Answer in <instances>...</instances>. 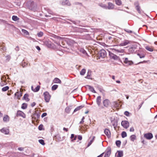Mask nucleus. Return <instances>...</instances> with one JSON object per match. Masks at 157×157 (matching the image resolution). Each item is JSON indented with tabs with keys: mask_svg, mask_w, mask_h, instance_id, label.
<instances>
[{
	"mask_svg": "<svg viewBox=\"0 0 157 157\" xmlns=\"http://www.w3.org/2000/svg\"><path fill=\"white\" fill-rule=\"evenodd\" d=\"M124 63L126 64V66L131 65L133 63L132 61L129 60L128 58H123Z\"/></svg>",
	"mask_w": 157,
	"mask_h": 157,
	"instance_id": "7ed1b4c3",
	"label": "nucleus"
},
{
	"mask_svg": "<svg viewBox=\"0 0 157 157\" xmlns=\"http://www.w3.org/2000/svg\"><path fill=\"white\" fill-rule=\"evenodd\" d=\"M58 87V86L57 85H54L52 87V90H56Z\"/></svg>",
	"mask_w": 157,
	"mask_h": 157,
	"instance_id": "4c0bfd02",
	"label": "nucleus"
},
{
	"mask_svg": "<svg viewBox=\"0 0 157 157\" xmlns=\"http://www.w3.org/2000/svg\"><path fill=\"white\" fill-rule=\"evenodd\" d=\"M104 152H103L101 154H100V155L98 156L97 157H102L103 156V154H104Z\"/></svg>",
	"mask_w": 157,
	"mask_h": 157,
	"instance_id": "774afa93",
	"label": "nucleus"
},
{
	"mask_svg": "<svg viewBox=\"0 0 157 157\" xmlns=\"http://www.w3.org/2000/svg\"><path fill=\"white\" fill-rule=\"evenodd\" d=\"M101 97L100 96L98 97L96 99V102L98 106H100L101 105Z\"/></svg>",
	"mask_w": 157,
	"mask_h": 157,
	"instance_id": "6ab92c4d",
	"label": "nucleus"
},
{
	"mask_svg": "<svg viewBox=\"0 0 157 157\" xmlns=\"http://www.w3.org/2000/svg\"><path fill=\"white\" fill-rule=\"evenodd\" d=\"M39 142L42 145H44L45 144L44 141L43 140L41 139L39 140Z\"/></svg>",
	"mask_w": 157,
	"mask_h": 157,
	"instance_id": "49530a36",
	"label": "nucleus"
},
{
	"mask_svg": "<svg viewBox=\"0 0 157 157\" xmlns=\"http://www.w3.org/2000/svg\"><path fill=\"white\" fill-rule=\"evenodd\" d=\"M22 33H24V34L26 35H29V32L26 30L24 29H22Z\"/></svg>",
	"mask_w": 157,
	"mask_h": 157,
	"instance_id": "58836bf2",
	"label": "nucleus"
},
{
	"mask_svg": "<svg viewBox=\"0 0 157 157\" xmlns=\"http://www.w3.org/2000/svg\"><path fill=\"white\" fill-rule=\"evenodd\" d=\"M9 89V87L8 86H6L5 87H3L2 88V91L4 92L7 90Z\"/></svg>",
	"mask_w": 157,
	"mask_h": 157,
	"instance_id": "f704fd0d",
	"label": "nucleus"
},
{
	"mask_svg": "<svg viewBox=\"0 0 157 157\" xmlns=\"http://www.w3.org/2000/svg\"><path fill=\"white\" fill-rule=\"evenodd\" d=\"M136 139V136L134 135H131L130 137L131 140L132 141H134Z\"/></svg>",
	"mask_w": 157,
	"mask_h": 157,
	"instance_id": "c756f323",
	"label": "nucleus"
},
{
	"mask_svg": "<svg viewBox=\"0 0 157 157\" xmlns=\"http://www.w3.org/2000/svg\"><path fill=\"white\" fill-rule=\"evenodd\" d=\"M121 124L124 128H127L129 126V123L127 121H124L121 122Z\"/></svg>",
	"mask_w": 157,
	"mask_h": 157,
	"instance_id": "39448f33",
	"label": "nucleus"
},
{
	"mask_svg": "<svg viewBox=\"0 0 157 157\" xmlns=\"http://www.w3.org/2000/svg\"><path fill=\"white\" fill-rule=\"evenodd\" d=\"M36 104V103L35 102H33L31 104V106L32 107H34Z\"/></svg>",
	"mask_w": 157,
	"mask_h": 157,
	"instance_id": "69168bd1",
	"label": "nucleus"
},
{
	"mask_svg": "<svg viewBox=\"0 0 157 157\" xmlns=\"http://www.w3.org/2000/svg\"><path fill=\"white\" fill-rule=\"evenodd\" d=\"M85 119V117H83L82 118V119L81 121L80 122V124H81L83 123L84 122V120Z\"/></svg>",
	"mask_w": 157,
	"mask_h": 157,
	"instance_id": "13d9d810",
	"label": "nucleus"
},
{
	"mask_svg": "<svg viewBox=\"0 0 157 157\" xmlns=\"http://www.w3.org/2000/svg\"><path fill=\"white\" fill-rule=\"evenodd\" d=\"M107 8L109 10L113 9L114 8V5L112 3L109 2Z\"/></svg>",
	"mask_w": 157,
	"mask_h": 157,
	"instance_id": "412c9836",
	"label": "nucleus"
},
{
	"mask_svg": "<svg viewBox=\"0 0 157 157\" xmlns=\"http://www.w3.org/2000/svg\"><path fill=\"white\" fill-rule=\"evenodd\" d=\"M138 56L140 58H142L145 57V55L144 54H140V53L137 54Z\"/></svg>",
	"mask_w": 157,
	"mask_h": 157,
	"instance_id": "a18cd8bd",
	"label": "nucleus"
},
{
	"mask_svg": "<svg viewBox=\"0 0 157 157\" xmlns=\"http://www.w3.org/2000/svg\"><path fill=\"white\" fill-rule=\"evenodd\" d=\"M43 95L44 96V100L46 102H48L51 97L49 93L48 92L46 91L44 93Z\"/></svg>",
	"mask_w": 157,
	"mask_h": 157,
	"instance_id": "f03ea898",
	"label": "nucleus"
},
{
	"mask_svg": "<svg viewBox=\"0 0 157 157\" xmlns=\"http://www.w3.org/2000/svg\"><path fill=\"white\" fill-rule=\"evenodd\" d=\"M48 12L50 14L52 15H54V13L51 10H50L48 9Z\"/></svg>",
	"mask_w": 157,
	"mask_h": 157,
	"instance_id": "3c124183",
	"label": "nucleus"
},
{
	"mask_svg": "<svg viewBox=\"0 0 157 157\" xmlns=\"http://www.w3.org/2000/svg\"><path fill=\"white\" fill-rule=\"evenodd\" d=\"M28 4L29 5V8L31 10H34L36 7V5L34 4L33 1H30L28 3Z\"/></svg>",
	"mask_w": 157,
	"mask_h": 157,
	"instance_id": "20e7f679",
	"label": "nucleus"
},
{
	"mask_svg": "<svg viewBox=\"0 0 157 157\" xmlns=\"http://www.w3.org/2000/svg\"><path fill=\"white\" fill-rule=\"evenodd\" d=\"M134 5L136 6V7L139 6V2L137 1L135 2L134 3Z\"/></svg>",
	"mask_w": 157,
	"mask_h": 157,
	"instance_id": "4d7b16f0",
	"label": "nucleus"
},
{
	"mask_svg": "<svg viewBox=\"0 0 157 157\" xmlns=\"http://www.w3.org/2000/svg\"><path fill=\"white\" fill-rule=\"evenodd\" d=\"M104 132L108 137L109 138L110 137V132L109 129H105L104 130Z\"/></svg>",
	"mask_w": 157,
	"mask_h": 157,
	"instance_id": "f3484780",
	"label": "nucleus"
},
{
	"mask_svg": "<svg viewBox=\"0 0 157 157\" xmlns=\"http://www.w3.org/2000/svg\"><path fill=\"white\" fill-rule=\"evenodd\" d=\"M114 50L117 52H121L122 53L124 52V50L123 49H121V50H119L118 49H114Z\"/></svg>",
	"mask_w": 157,
	"mask_h": 157,
	"instance_id": "09e8293b",
	"label": "nucleus"
},
{
	"mask_svg": "<svg viewBox=\"0 0 157 157\" xmlns=\"http://www.w3.org/2000/svg\"><path fill=\"white\" fill-rule=\"evenodd\" d=\"M29 96V94H26L24 95L22 99L25 100L26 101H29L30 100L28 98Z\"/></svg>",
	"mask_w": 157,
	"mask_h": 157,
	"instance_id": "aec40b11",
	"label": "nucleus"
},
{
	"mask_svg": "<svg viewBox=\"0 0 157 157\" xmlns=\"http://www.w3.org/2000/svg\"><path fill=\"white\" fill-rule=\"evenodd\" d=\"M22 66L24 68L25 67H26V66L28 65V63H26L25 62L24 60L22 62L21 64Z\"/></svg>",
	"mask_w": 157,
	"mask_h": 157,
	"instance_id": "7c9ffc66",
	"label": "nucleus"
},
{
	"mask_svg": "<svg viewBox=\"0 0 157 157\" xmlns=\"http://www.w3.org/2000/svg\"><path fill=\"white\" fill-rule=\"evenodd\" d=\"M75 5H79L81 6H82V4L81 3H79L78 2H76L75 3Z\"/></svg>",
	"mask_w": 157,
	"mask_h": 157,
	"instance_id": "0e129e2a",
	"label": "nucleus"
},
{
	"mask_svg": "<svg viewBox=\"0 0 157 157\" xmlns=\"http://www.w3.org/2000/svg\"><path fill=\"white\" fill-rule=\"evenodd\" d=\"M18 149L20 151H22L24 150V148L22 147H19L18 148Z\"/></svg>",
	"mask_w": 157,
	"mask_h": 157,
	"instance_id": "680f3d73",
	"label": "nucleus"
},
{
	"mask_svg": "<svg viewBox=\"0 0 157 157\" xmlns=\"http://www.w3.org/2000/svg\"><path fill=\"white\" fill-rule=\"evenodd\" d=\"M145 49L147 50L150 52H152L153 51V49L152 48H151L150 47L148 46H146L145 47Z\"/></svg>",
	"mask_w": 157,
	"mask_h": 157,
	"instance_id": "2f4dec72",
	"label": "nucleus"
},
{
	"mask_svg": "<svg viewBox=\"0 0 157 157\" xmlns=\"http://www.w3.org/2000/svg\"><path fill=\"white\" fill-rule=\"evenodd\" d=\"M91 71L90 70H88L87 72V76L85 77L86 78H87L89 79H91L90 77L91 75Z\"/></svg>",
	"mask_w": 157,
	"mask_h": 157,
	"instance_id": "4be33fe9",
	"label": "nucleus"
},
{
	"mask_svg": "<svg viewBox=\"0 0 157 157\" xmlns=\"http://www.w3.org/2000/svg\"><path fill=\"white\" fill-rule=\"evenodd\" d=\"M34 116H35V118H36L37 119L39 118L40 117V115L37 113H35Z\"/></svg>",
	"mask_w": 157,
	"mask_h": 157,
	"instance_id": "de8ad7c7",
	"label": "nucleus"
},
{
	"mask_svg": "<svg viewBox=\"0 0 157 157\" xmlns=\"http://www.w3.org/2000/svg\"><path fill=\"white\" fill-rule=\"evenodd\" d=\"M86 69H83L80 72V74L82 75H83L86 73Z\"/></svg>",
	"mask_w": 157,
	"mask_h": 157,
	"instance_id": "c9c22d12",
	"label": "nucleus"
},
{
	"mask_svg": "<svg viewBox=\"0 0 157 157\" xmlns=\"http://www.w3.org/2000/svg\"><path fill=\"white\" fill-rule=\"evenodd\" d=\"M6 60L7 61H9V60H10V58H11L10 56V55H7L6 56Z\"/></svg>",
	"mask_w": 157,
	"mask_h": 157,
	"instance_id": "603ef678",
	"label": "nucleus"
},
{
	"mask_svg": "<svg viewBox=\"0 0 157 157\" xmlns=\"http://www.w3.org/2000/svg\"><path fill=\"white\" fill-rule=\"evenodd\" d=\"M144 137L148 140H150L153 137L152 134L151 133H148L144 134Z\"/></svg>",
	"mask_w": 157,
	"mask_h": 157,
	"instance_id": "6e6552de",
	"label": "nucleus"
},
{
	"mask_svg": "<svg viewBox=\"0 0 157 157\" xmlns=\"http://www.w3.org/2000/svg\"><path fill=\"white\" fill-rule=\"evenodd\" d=\"M16 116L17 117L18 116H21L23 118H25V115L23 112L20 110H18L17 111L16 114Z\"/></svg>",
	"mask_w": 157,
	"mask_h": 157,
	"instance_id": "9d476101",
	"label": "nucleus"
},
{
	"mask_svg": "<svg viewBox=\"0 0 157 157\" xmlns=\"http://www.w3.org/2000/svg\"><path fill=\"white\" fill-rule=\"evenodd\" d=\"M84 107V105H81L77 107L74 110V112H75L77 111H78L81 109L82 108H83Z\"/></svg>",
	"mask_w": 157,
	"mask_h": 157,
	"instance_id": "5701e85b",
	"label": "nucleus"
},
{
	"mask_svg": "<svg viewBox=\"0 0 157 157\" xmlns=\"http://www.w3.org/2000/svg\"><path fill=\"white\" fill-rule=\"evenodd\" d=\"M47 115V114L46 113H43L41 115V117L43 118V117L46 116Z\"/></svg>",
	"mask_w": 157,
	"mask_h": 157,
	"instance_id": "bf43d9fd",
	"label": "nucleus"
},
{
	"mask_svg": "<svg viewBox=\"0 0 157 157\" xmlns=\"http://www.w3.org/2000/svg\"><path fill=\"white\" fill-rule=\"evenodd\" d=\"M134 130V128L133 127H131L130 129V132H133Z\"/></svg>",
	"mask_w": 157,
	"mask_h": 157,
	"instance_id": "338daca9",
	"label": "nucleus"
},
{
	"mask_svg": "<svg viewBox=\"0 0 157 157\" xmlns=\"http://www.w3.org/2000/svg\"><path fill=\"white\" fill-rule=\"evenodd\" d=\"M130 43L129 41L128 40H125L123 42L119 44L120 46H124L127 45Z\"/></svg>",
	"mask_w": 157,
	"mask_h": 157,
	"instance_id": "ddd939ff",
	"label": "nucleus"
},
{
	"mask_svg": "<svg viewBox=\"0 0 157 157\" xmlns=\"http://www.w3.org/2000/svg\"><path fill=\"white\" fill-rule=\"evenodd\" d=\"M116 4L120 6L122 4V2L121 0H115Z\"/></svg>",
	"mask_w": 157,
	"mask_h": 157,
	"instance_id": "c85d7f7f",
	"label": "nucleus"
},
{
	"mask_svg": "<svg viewBox=\"0 0 157 157\" xmlns=\"http://www.w3.org/2000/svg\"><path fill=\"white\" fill-rule=\"evenodd\" d=\"M136 9L139 13H141V11L140 10V8L139 6L136 7Z\"/></svg>",
	"mask_w": 157,
	"mask_h": 157,
	"instance_id": "c03bdc74",
	"label": "nucleus"
},
{
	"mask_svg": "<svg viewBox=\"0 0 157 157\" xmlns=\"http://www.w3.org/2000/svg\"><path fill=\"white\" fill-rule=\"evenodd\" d=\"M109 55L110 58L111 59H113L115 60H117L118 59V57L117 55L109 51Z\"/></svg>",
	"mask_w": 157,
	"mask_h": 157,
	"instance_id": "0eeeda50",
	"label": "nucleus"
},
{
	"mask_svg": "<svg viewBox=\"0 0 157 157\" xmlns=\"http://www.w3.org/2000/svg\"><path fill=\"white\" fill-rule=\"evenodd\" d=\"M137 46L136 45H133L132 46L129 48V50L131 52H134L136 49Z\"/></svg>",
	"mask_w": 157,
	"mask_h": 157,
	"instance_id": "dca6fc26",
	"label": "nucleus"
},
{
	"mask_svg": "<svg viewBox=\"0 0 157 157\" xmlns=\"http://www.w3.org/2000/svg\"><path fill=\"white\" fill-rule=\"evenodd\" d=\"M43 125L40 124L38 127V129L40 130H41L43 129Z\"/></svg>",
	"mask_w": 157,
	"mask_h": 157,
	"instance_id": "864d4df0",
	"label": "nucleus"
},
{
	"mask_svg": "<svg viewBox=\"0 0 157 157\" xmlns=\"http://www.w3.org/2000/svg\"><path fill=\"white\" fill-rule=\"evenodd\" d=\"M110 103L109 101L107 99L103 101V104L104 106L108 107Z\"/></svg>",
	"mask_w": 157,
	"mask_h": 157,
	"instance_id": "4468645a",
	"label": "nucleus"
},
{
	"mask_svg": "<svg viewBox=\"0 0 157 157\" xmlns=\"http://www.w3.org/2000/svg\"><path fill=\"white\" fill-rule=\"evenodd\" d=\"M124 30L125 31H126V32L128 33H132V31L129 30V29H124Z\"/></svg>",
	"mask_w": 157,
	"mask_h": 157,
	"instance_id": "8fccbe9b",
	"label": "nucleus"
},
{
	"mask_svg": "<svg viewBox=\"0 0 157 157\" xmlns=\"http://www.w3.org/2000/svg\"><path fill=\"white\" fill-rule=\"evenodd\" d=\"M116 144L117 147H119L121 144V141L120 140H117Z\"/></svg>",
	"mask_w": 157,
	"mask_h": 157,
	"instance_id": "a19ab883",
	"label": "nucleus"
},
{
	"mask_svg": "<svg viewBox=\"0 0 157 157\" xmlns=\"http://www.w3.org/2000/svg\"><path fill=\"white\" fill-rule=\"evenodd\" d=\"M75 135L74 134H71V138L72 139H72H73V138H74V137H75Z\"/></svg>",
	"mask_w": 157,
	"mask_h": 157,
	"instance_id": "e2e57ef3",
	"label": "nucleus"
},
{
	"mask_svg": "<svg viewBox=\"0 0 157 157\" xmlns=\"http://www.w3.org/2000/svg\"><path fill=\"white\" fill-rule=\"evenodd\" d=\"M105 153L104 157H109L111 153V148L110 147H108L105 151Z\"/></svg>",
	"mask_w": 157,
	"mask_h": 157,
	"instance_id": "423d86ee",
	"label": "nucleus"
},
{
	"mask_svg": "<svg viewBox=\"0 0 157 157\" xmlns=\"http://www.w3.org/2000/svg\"><path fill=\"white\" fill-rule=\"evenodd\" d=\"M22 93L21 91H18L16 92L15 94V96L17 97V98L20 99V98L22 96Z\"/></svg>",
	"mask_w": 157,
	"mask_h": 157,
	"instance_id": "9b49d317",
	"label": "nucleus"
},
{
	"mask_svg": "<svg viewBox=\"0 0 157 157\" xmlns=\"http://www.w3.org/2000/svg\"><path fill=\"white\" fill-rule=\"evenodd\" d=\"M53 82L55 83H61V80L58 78H56L53 80Z\"/></svg>",
	"mask_w": 157,
	"mask_h": 157,
	"instance_id": "393cba45",
	"label": "nucleus"
},
{
	"mask_svg": "<svg viewBox=\"0 0 157 157\" xmlns=\"http://www.w3.org/2000/svg\"><path fill=\"white\" fill-rule=\"evenodd\" d=\"M27 107V104L25 103H23L21 105V108L23 109H25Z\"/></svg>",
	"mask_w": 157,
	"mask_h": 157,
	"instance_id": "473e14b6",
	"label": "nucleus"
},
{
	"mask_svg": "<svg viewBox=\"0 0 157 157\" xmlns=\"http://www.w3.org/2000/svg\"><path fill=\"white\" fill-rule=\"evenodd\" d=\"M12 19L13 20L16 21L18 20L19 18L17 16H13L12 17Z\"/></svg>",
	"mask_w": 157,
	"mask_h": 157,
	"instance_id": "72a5a7b5",
	"label": "nucleus"
},
{
	"mask_svg": "<svg viewBox=\"0 0 157 157\" xmlns=\"http://www.w3.org/2000/svg\"><path fill=\"white\" fill-rule=\"evenodd\" d=\"M106 55V52L104 49L100 51L97 54V57L99 59L104 58Z\"/></svg>",
	"mask_w": 157,
	"mask_h": 157,
	"instance_id": "f257e3e1",
	"label": "nucleus"
},
{
	"mask_svg": "<svg viewBox=\"0 0 157 157\" xmlns=\"http://www.w3.org/2000/svg\"><path fill=\"white\" fill-rule=\"evenodd\" d=\"M86 86L88 87L89 89L91 92L94 93H96L94 88L93 87L88 85H87Z\"/></svg>",
	"mask_w": 157,
	"mask_h": 157,
	"instance_id": "b1692460",
	"label": "nucleus"
},
{
	"mask_svg": "<svg viewBox=\"0 0 157 157\" xmlns=\"http://www.w3.org/2000/svg\"><path fill=\"white\" fill-rule=\"evenodd\" d=\"M78 138L79 140H81L82 139V137L81 136L78 135Z\"/></svg>",
	"mask_w": 157,
	"mask_h": 157,
	"instance_id": "052dcab7",
	"label": "nucleus"
},
{
	"mask_svg": "<svg viewBox=\"0 0 157 157\" xmlns=\"http://www.w3.org/2000/svg\"><path fill=\"white\" fill-rule=\"evenodd\" d=\"M61 4L62 5H67L68 6H70L71 4L68 0L65 1H63L61 2Z\"/></svg>",
	"mask_w": 157,
	"mask_h": 157,
	"instance_id": "f8f14e48",
	"label": "nucleus"
},
{
	"mask_svg": "<svg viewBox=\"0 0 157 157\" xmlns=\"http://www.w3.org/2000/svg\"><path fill=\"white\" fill-rule=\"evenodd\" d=\"M117 152L118 155H117V157H122L123 156V152L122 151H117Z\"/></svg>",
	"mask_w": 157,
	"mask_h": 157,
	"instance_id": "a878e982",
	"label": "nucleus"
},
{
	"mask_svg": "<svg viewBox=\"0 0 157 157\" xmlns=\"http://www.w3.org/2000/svg\"><path fill=\"white\" fill-rule=\"evenodd\" d=\"M1 132L5 134H8L9 132V129L5 128H3L1 129Z\"/></svg>",
	"mask_w": 157,
	"mask_h": 157,
	"instance_id": "2eb2a0df",
	"label": "nucleus"
},
{
	"mask_svg": "<svg viewBox=\"0 0 157 157\" xmlns=\"http://www.w3.org/2000/svg\"><path fill=\"white\" fill-rule=\"evenodd\" d=\"M95 138V137L94 136L93 137L92 140H91L88 143L87 147H89L92 144Z\"/></svg>",
	"mask_w": 157,
	"mask_h": 157,
	"instance_id": "37998d69",
	"label": "nucleus"
},
{
	"mask_svg": "<svg viewBox=\"0 0 157 157\" xmlns=\"http://www.w3.org/2000/svg\"><path fill=\"white\" fill-rule=\"evenodd\" d=\"M127 136V134L126 132L123 131L121 133V136L122 138H124Z\"/></svg>",
	"mask_w": 157,
	"mask_h": 157,
	"instance_id": "e433bc0d",
	"label": "nucleus"
},
{
	"mask_svg": "<svg viewBox=\"0 0 157 157\" xmlns=\"http://www.w3.org/2000/svg\"><path fill=\"white\" fill-rule=\"evenodd\" d=\"M9 117L7 115H6L3 118V121L4 122H6L9 121Z\"/></svg>",
	"mask_w": 157,
	"mask_h": 157,
	"instance_id": "bb28decb",
	"label": "nucleus"
},
{
	"mask_svg": "<svg viewBox=\"0 0 157 157\" xmlns=\"http://www.w3.org/2000/svg\"><path fill=\"white\" fill-rule=\"evenodd\" d=\"M124 114L127 116H129V113L127 111H126L124 113Z\"/></svg>",
	"mask_w": 157,
	"mask_h": 157,
	"instance_id": "5fc2aeb1",
	"label": "nucleus"
},
{
	"mask_svg": "<svg viewBox=\"0 0 157 157\" xmlns=\"http://www.w3.org/2000/svg\"><path fill=\"white\" fill-rule=\"evenodd\" d=\"M51 36L54 39H56L59 40H61L63 38L62 37L58 36H57L54 34H52V35H51Z\"/></svg>",
	"mask_w": 157,
	"mask_h": 157,
	"instance_id": "a211bd4d",
	"label": "nucleus"
},
{
	"mask_svg": "<svg viewBox=\"0 0 157 157\" xmlns=\"http://www.w3.org/2000/svg\"><path fill=\"white\" fill-rule=\"evenodd\" d=\"M43 32L40 31L37 34V36L39 37H41L43 36Z\"/></svg>",
	"mask_w": 157,
	"mask_h": 157,
	"instance_id": "79ce46f5",
	"label": "nucleus"
},
{
	"mask_svg": "<svg viewBox=\"0 0 157 157\" xmlns=\"http://www.w3.org/2000/svg\"><path fill=\"white\" fill-rule=\"evenodd\" d=\"M0 49H2L3 51H5L6 50V48L5 47V46H1V47L0 48Z\"/></svg>",
	"mask_w": 157,
	"mask_h": 157,
	"instance_id": "6e6d98bb",
	"label": "nucleus"
},
{
	"mask_svg": "<svg viewBox=\"0 0 157 157\" xmlns=\"http://www.w3.org/2000/svg\"><path fill=\"white\" fill-rule=\"evenodd\" d=\"M80 52L84 54L85 55H87V53L86 51L83 48H81L80 49Z\"/></svg>",
	"mask_w": 157,
	"mask_h": 157,
	"instance_id": "cd10ccee",
	"label": "nucleus"
},
{
	"mask_svg": "<svg viewBox=\"0 0 157 157\" xmlns=\"http://www.w3.org/2000/svg\"><path fill=\"white\" fill-rule=\"evenodd\" d=\"M53 138L57 142L61 141L62 140L59 134H57L56 135H55L53 137Z\"/></svg>",
	"mask_w": 157,
	"mask_h": 157,
	"instance_id": "1a4fd4ad",
	"label": "nucleus"
},
{
	"mask_svg": "<svg viewBox=\"0 0 157 157\" xmlns=\"http://www.w3.org/2000/svg\"><path fill=\"white\" fill-rule=\"evenodd\" d=\"M40 86H37L36 88L34 89L33 91L35 92H37L40 89Z\"/></svg>",
	"mask_w": 157,
	"mask_h": 157,
	"instance_id": "ea45409f",
	"label": "nucleus"
}]
</instances>
